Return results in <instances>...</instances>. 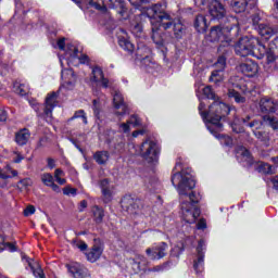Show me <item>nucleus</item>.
<instances>
[{"label": "nucleus", "instance_id": "24", "mask_svg": "<svg viewBox=\"0 0 278 278\" xmlns=\"http://www.w3.org/2000/svg\"><path fill=\"white\" fill-rule=\"evenodd\" d=\"M101 255H103V248L101 245H93L92 249H90L89 252L86 253L88 262L91 263H94L98 260H100Z\"/></svg>", "mask_w": 278, "mask_h": 278}, {"label": "nucleus", "instance_id": "28", "mask_svg": "<svg viewBox=\"0 0 278 278\" xmlns=\"http://www.w3.org/2000/svg\"><path fill=\"white\" fill-rule=\"evenodd\" d=\"M257 31L260 36L265 38V40H268V38H271L273 34H275L273 27L268 26L267 24H258Z\"/></svg>", "mask_w": 278, "mask_h": 278}, {"label": "nucleus", "instance_id": "58", "mask_svg": "<svg viewBox=\"0 0 278 278\" xmlns=\"http://www.w3.org/2000/svg\"><path fill=\"white\" fill-rule=\"evenodd\" d=\"M231 127H232V131H235V134H242V131H244V128L238 126V124H236V123L232 124Z\"/></svg>", "mask_w": 278, "mask_h": 278}, {"label": "nucleus", "instance_id": "21", "mask_svg": "<svg viewBox=\"0 0 278 278\" xmlns=\"http://www.w3.org/2000/svg\"><path fill=\"white\" fill-rule=\"evenodd\" d=\"M258 109L263 114H273V112H277V104L273 99L264 97L258 102Z\"/></svg>", "mask_w": 278, "mask_h": 278}, {"label": "nucleus", "instance_id": "35", "mask_svg": "<svg viewBox=\"0 0 278 278\" xmlns=\"http://www.w3.org/2000/svg\"><path fill=\"white\" fill-rule=\"evenodd\" d=\"M13 90L16 94H21L22 97H25V94L29 92V87L25 84L14 83Z\"/></svg>", "mask_w": 278, "mask_h": 278}, {"label": "nucleus", "instance_id": "29", "mask_svg": "<svg viewBox=\"0 0 278 278\" xmlns=\"http://www.w3.org/2000/svg\"><path fill=\"white\" fill-rule=\"evenodd\" d=\"M122 206L127 210L130 214H136V208L138 207V202L131 198H124L122 201Z\"/></svg>", "mask_w": 278, "mask_h": 278}, {"label": "nucleus", "instance_id": "19", "mask_svg": "<svg viewBox=\"0 0 278 278\" xmlns=\"http://www.w3.org/2000/svg\"><path fill=\"white\" fill-rule=\"evenodd\" d=\"M117 40H118V45L122 49H124V51H128V53H132L134 52V43H131V41H129V35H127V31L123 28H121L117 31Z\"/></svg>", "mask_w": 278, "mask_h": 278}, {"label": "nucleus", "instance_id": "23", "mask_svg": "<svg viewBox=\"0 0 278 278\" xmlns=\"http://www.w3.org/2000/svg\"><path fill=\"white\" fill-rule=\"evenodd\" d=\"M205 247L204 241H199L197 252H198V258L193 262V268L195 273H203V262L205 258V255L203 254V249Z\"/></svg>", "mask_w": 278, "mask_h": 278}, {"label": "nucleus", "instance_id": "2", "mask_svg": "<svg viewBox=\"0 0 278 278\" xmlns=\"http://www.w3.org/2000/svg\"><path fill=\"white\" fill-rule=\"evenodd\" d=\"M150 23L152 25V40L159 49L166 47V41L162 37V29H174L175 38H184L186 34V24L181 18L173 20L170 15L162 10V4H154L150 10H148Z\"/></svg>", "mask_w": 278, "mask_h": 278}, {"label": "nucleus", "instance_id": "52", "mask_svg": "<svg viewBox=\"0 0 278 278\" xmlns=\"http://www.w3.org/2000/svg\"><path fill=\"white\" fill-rule=\"evenodd\" d=\"M149 190H157L160 188V182L157 180H150L148 182Z\"/></svg>", "mask_w": 278, "mask_h": 278}, {"label": "nucleus", "instance_id": "14", "mask_svg": "<svg viewBox=\"0 0 278 278\" xmlns=\"http://www.w3.org/2000/svg\"><path fill=\"white\" fill-rule=\"evenodd\" d=\"M147 266H149V261L147 257L138 255L135 258L128 260V268H131L134 275H138V273H144L147 270Z\"/></svg>", "mask_w": 278, "mask_h": 278}, {"label": "nucleus", "instance_id": "37", "mask_svg": "<svg viewBox=\"0 0 278 278\" xmlns=\"http://www.w3.org/2000/svg\"><path fill=\"white\" fill-rule=\"evenodd\" d=\"M258 172L264 173L265 175H273V173H275V167L267 163H261L258 165Z\"/></svg>", "mask_w": 278, "mask_h": 278}, {"label": "nucleus", "instance_id": "31", "mask_svg": "<svg viewBox=\"0 0 278 278\" xmlns=\"http://www.w3.org/2000/svg\"><path fill=\"white\" fill-rule=\"evenodd\" d=\"M93 160L97 164L103 165L108 164V160H110V153L108 151H98L93 154Z\"/></svg>", "mask_w": 278, "mask_h": 278}, {"label": "nucleus", "instance_id": "34", "mask_svg": "<svg viewBox=\"0 0 278 278\" xmlns=\"http://www.w3.org/2000/svg\"><path fill=\"white\" fill-rule=\"evenodd\" d=\"M218 131H220V130L214 129V131L211 134H213L215 136V138H218L220 144H225L226 147H231V144H233V139H231V137H229V136L217 135Z\"/></svg>", "mask_w": 278, "mask_h": 278}, {"label": "nucleus", "instance_id": "12", "mask_svg": "<svg viewBox=\"0 0 278 278\" xmlns=\"http://www.w3.org/2000/svg\"><path fill=\"white\" fill-rule=\"evenodd\" d=\"M58 94L59 92H51L46 98V106L43 111V116L47 123H51V118H53V109L58 105Z\"/></svg>", "mask_w": 278, "mask_h": 278}, {"label": "nucleus", "instance_id": "48", "mask_svg": "<svg viewBox=\"0 0 278 278\" xmlns=\"http://www.w3.org/2000/svg\"><path fill=\"white\" fill-rule=\"evenodd\" d=\"M18 184H20V186H22L23 190H27L31 186V179L25 178V179L20 180Z\"/></svg>", "mask_w": 278, "mask_h": 278}, {"label": "nucleus", "instance_id": "47", "mask_svg": "<svg viewBox=\"0 0 278 278\" xmlns=\"http://www.w3.org/2000/svg\"><path fill=\"white\" fill-rule=\"evenodd\" d=\"M254 136L262 142H266V140H268V135L266 132L254 130Z\"/></svg>", "mask_w": 278, "mask_h": 278}, {"label": "nucleus", "instance_id": "64", "mask_svg": "<svg viewBox=\"0 0 278 278\" xmlns=\"http://www.w3.org/2000/svg\"><path fill=\"white\" fill-rule=\"evenodd\" d=\"M273 186L276 190H278V176L274 177L271 179Z\"/></svg>", "mask_w": 278, "mask_h": 278}, {"label": "nucleus", "instance_id": "62", "mask_svg": "<svg viewBox=\"0 0 278 278\" xmlns=\"http://www.w3.org/2000/svg\"><path fill=\"white\" fill-rule=\"evenodd\" d=\"M59 177H64V172L60 168L55 169V172H54V179H56Z\"/></svg>", "mask_w": 278, "mask_h": 278}, {"label": "nucleus", "instance_id": "18", "mask_svg": "<svg viewBox=\"0 0 278 278\" xmlns=\"http://www.w3.org/2000/svg\"><path fill=\"white\" fill-rule=\"evenodd\" d=\"M149 55H151V50L148 48H138L137 62H140L146 68H153L154 63Z\"/></svg>", "mask_w": 278, "mask_h": 278}, {"label": "nucleus", "instance_id": "16", "mask_svg": "<svg viewBox=\"0 0 278 278\" xmlns=\"http://www.w3.org/2000/svg\"><path fill=\"white\" fill-rule=\"evenodd\" d=\"M113 105L115 108V114L119 119L128 113L127 104H125L123 93L119 91H116L113 96Z\"/></svg>", "mask_w": 278, "mask_h": 278}, {"label": "nucleus", "instance_id": "41", "mask_svg": "<svg viewBox=\"0 0 278 278\" xmlns=\"http://www.w3.org/2000/svg\"><path fill=\"white\" fill-rule=\"evenodd\" d=\"M75 118H81L84 125H88V117L86 116V112L84 110L76 111L72 117V121H75Z\"/></svg>", "mask_w": 278, "mask_h": 278}, {"label": "nucleus", "instance_id": "42", "mask_svg": "<svg viewBox=\"0 0 278 278\" xmlns=\"http://www.w3.org/2000/svg\"><path fill=\"white\" fill-rule=\"evenodd\" d=\"M128 124L132 127H142V121L138 115H131L128 119Z\"/></svg>", "mask_w": 278, "mask_h": 278}, {"label": "nucleus", "instance_id": "22", "mask_svg": "<svg viewBox=\"0 0 278 278\" xmlns=\"http://www.w3.org/2000/svg\"><path fill=\"white\" fill-rule=\"evenodd\" d=\"M100 188L102 197L104 198V203H110L112 197H114V185L110 184V180L103 179L100 181Z\"/></svg>", "mask_w": 278, "mask_h": 278}, {"label": "nucleus", "instance_id": "4", "mask_svg": "<svg viewBox=\"0 0 278 278\" xmlns=\"http://www.w3.org/2000/svg\"><path fill=\"white\" fill-rule=\"evenodd\" d=\"M205 102L201 101L199 105V112L211 134H214V129L216 131H223V123L222 119L225 118L231 112L229 105L220 100H214V102L210 105L208 112L205 113Z\"/></svg>", "mask_w": 278, "mask_h": 278}, {"label": "nucleus", "instance_id": "36", "mask_svg": "<svg viewBox=\"0 0 278 278\" xmlns=\"http://www.w3.org/2000/svg\"><path fill=\"white\" fill-rule=\"evenodd\" d=\"M92 212H93V217H94L96 223H103V216H105L103 208H101L99 206H94L92 208Z\"/></svg>", "mask_w": 278, "mask_h": 278}, {"label": "nucleus", "instance_id": "45", "mask_svg": "<svg viewBox=\"0 0 278 278\" xmlns=\"http://www.w3.org/2000/svg\"><path fill=\"white\" fill-rule=\"evenodd\" d=\"M229 97H233L236 103H244V97L236 91H229Z\"/></svg>", "mask_w": 278, "mask_h": 278}, {"label": "nucleus", "instance_id": "51", "mask_svg": "<svg viewBox=\"0 0 278 278\" xmlns=\"http://www.w3.org/2000/svg\"><path fill=\"white\" fill-rule=\"evenodd\" d=\"M36 214V207H34V205H28L25 210H24V216H31Z\"/></svg>", "mask_w": 278, "mask_h": 278}, {"label": "nucleus", "instance_id": "63", "mask_svg": "<svg viewBox=\"0 0 278 278\" xmlns=\"http://www.w3.org/2000/svg\"><path fill=\"white\" fill-rule=\"evenodd\" d=\"M205 227H207L205 219H200V222L198 223V229H205Z\"/></svg>", "mask_w": 278, "mask_h": 278}, {"label": "nucleus", "instance_id": "9", "mask_svg": "<svg viewBox=\"0 0 278 278\" xmlns=\"http://www.w3.org/2000/svg\"><path fill=\"white\" fill-rule=\"evenodd\" d=\"M90 84L91 86H102V88H112L113 86L112 80L105 78V75H103V70H101L99 66L92 68Z\"/></svg>", "mask_w": 278, "mask_h": 278}, {"label": "nucleus", "instance_id": "40", "mask_svg": "<svg viewBox=\"0 0 278 278\" xmlns=\"http://www.w3.org/2000/svg\"><path fill=\"white\" fill-rule=\"evenodd\" d=\"M41 181L42 184H45L46 186H48V188L50 186H53L54 179H53V175L49 174V173H45L41 175Z\"/></svg>", "mask_w": 278, "mask_h": 278}, {"label": "nucleus", "instance_id": "59", "mask_svg": "<svg viewBox=\"0 0 278 278\" xmlns=\"http://www.w3.org/2000/svg\"><path fill=\"white\" fill-rule=\"evenodd\" d=\"M131 5H135L136 8H140L141 3H147V0H128Z\"/></svg>", "mask_w": 278, "mask_h": 278}, {"label": "nucleus", "instance_id": "43", "mask_svg": "<svg viewBox=\"0 0 278 278\" xmlns=\"http://www.w3.org/2000/svg\"><path fill=\"white\" fill-rule=\"evenodd\" d=\"M118 131H119V134H129V131H131V126H130L129 122L121 123L118 125Z\"/></svg>", "mask_w": 278, "mask_h": 278}, {"label": "nucleus", "instance_id": "8", "mask_svg": "<svg viewBox=\"0 0 278 278\" xmlns=\"http://www.w3.org/2000/svg\"><path fill=\"white\" fill-rule=\"evenodd\" d=\"M61 66L64 68V65L67 66H78L79 64H86L88 62V56H79V50L74 45L67 46L65 55L60 58Z\"/></svg>", "mask_w": 278, "mask_h": 278}, {"label": "nucleus", "instance_id": "13", "mask_svg": "<svg viewBox=\"0 0 278 278\" xmlns=\"http://www.w3.org/2000/svg\"><path fill=\"white\" fill-rule=\"evenodd\" d=\"M62 77V88H65V90H73L75 88V84H77V76L75 75V72H73L72 68H63L61 72Z\"/></svg>", "mask_w": 278, "mask_h": 278}, {"label": "nucleus", "instance_id": "30", "mask_svg": "<svg viewBox=\"0 0 278 278\" xmlns=\"http://www.w3.org/2000/svg\"><path fill=\"white\" fill-rule=\"evenodd\" d=\"M31 134L27 129H22L15 135V140L17 144H25L26 142L29 141Z\"/></svg>", "mask_w": 278, "mask_h": 278}, {"label": "nucleus", "instance_id": "46", "mask_svg": "<svg viewBox=\"0 0 278 278\" xmlns=\"http://www.w3.org/2000/svg\"><path fill=\"white\" fill-rule=\"evenodd\" d=\"M63 194H65L66 197H75V194H77V189L75 188H71V187H65L63 189Z\"/></svg>", "mask_w": 278, "mask_h": 278}, {"label": "nucleus", "instance_id": "15", "mask_svg": "<svg viewBox=\"0 0 278 278\" xmlns=\"http://www.w3.org/2000/svg\"><path fill=\"white\" fill-rule=\"evenodd\" d=\"M168 249V244L162 242L152 248L146 250V253L150 260H162V257H166V250Z\"/></svg>", "mask_w": 278, "mask_h": 278}, {"label": "nucleus", "instance_id": "27", "mask_svg": "<svg viewBox=\"0 0 278 278\" xmlns=\"http://www.w3.org/2000/svg\"><path fill=\"white\" fill-rule=\"evenodd\" d=\"M237 157L238 160H240V162H245L247 164H251L253 162V159L251 157V153L244 147H240L237 150Z\"/></svg>", "mask_w": 278, "mask_h": 278}, {"label": "nucleus", "instance_id": "54", "mask_svg": "<svg viewBox=\"0 0 278 278\" xmlns=\"http://www.w3.org/2000/svg\"><path fill=\"white\" fill-rule=\"evenodd\" d=\"M56 47L58 49H60L61 51H64V47H66V39L65 38H60L56 41Z\"/></svg>", "mask_w": 278, "mask_h": 278}, {"label": "nucleus", "instance_id": "33", "mask_svg": "<svg viewBox=\"0 0 278 278\" xmlns=\"http://www.w3.org/2000/svg\"><path fill=\"white\" fill-rule=\"evenodd\" d=\"M111 8L118 10V14L125 16L127 14V9L125 8V2L123 0H109Z\"/></svg>", "mask_w": 278, "mask_h": 278}, {"label": "nucleus", "instance_id": "32", "mask_svg": "<svg viewBox=\"0 0 278 278\" xmlns=\"http://www.w3.org/2000/svg\"><path fill=\"white\" fill-rule=\"evenodd\" d=\"M248 3L249 2L247 0H231L232 10L237 14H240V12H244V10H247Z\"/></svg>", "mask_w": 278, "mask_h": 278}, {"label": "nucleus", "instance_id": "26", "mask_svg": "<svg viewBox=\"0 0 278 278\" xmlns=\"http://www.w3.org/2000/svg\"><path fill=\"white\" fill-rule=\"evenodd\" d=\"M207 27L208 24L207 18H205V15H198L194 21V28L197 29V31H199V34H203V31H207Z\"/></svg>", "mask_w": 278, "mask_h": 278}, {"label": "nucleus", "instance_id": "38", "mask_svg": "<svg viewBox=\"0 0 278 278\" xmlns=\"http://www.w3.org/2000/svg\"><path fill=\"white\" fill-rule=\"evenodd\" d=\"M5 249L11 252L16 251V247L10 242L5 243V239L0 235V251H5Z\"/></svg>", "mask_w": 278, "mask_h": 278}, {"label": "nucleus", "instance_id": "7", "mask_svg": "<svg viewBox=\"0 0 278 278\" xmlns=\"http://www.w3.org/2000/svg\"><path fill=\"white\" fill-rule=\"evenodd\" d=\"M242 123L245 127L253 129V131H255V129H262L264 123L274 129H278V119L276 117H270L269 115L263 117L248 115L245 118H242Z\"/></svg>", "mask_w": 278, "mask_h": 278}, {"label": "nucleus", "instance_id": "44", "mask_svg": "<svg viewBox=\"0 0 278 278\" xmlns=\"http://www.w3.org/2000/svg\"><path fill=\"white\" fill-rule=\"evenodd\" d=\"M172 253L173 255H176V257L181 255V253H184V243H178L176 247H174Z\"/></svg>", "mask_w": 278, "mask_h": 278}, {"label": "nucleus", "instance_id": "39", "mask_svg": "<svg viewBox=\"0 0 278 278\" xmlns=\"http://www.w3.org/2000/svg\"><path fill=\"white\" fill-rule=\"evenodd\" d=\"M28 265L30 266L33 274L35 277L45 278V273L40 265L36 264L35 266L31 264V261H28Z\"/></svg>", "mask_w": 278, "mask_h": 278}, {"label": "nucleus", "instance_id": "61", "mask_svg": "<svg viewBox=\"0 0 278 278\" xmlns=\"http://www.w3.org/2000/svg\"><path fill=\"white\" fill-rule=\"evenodd\" d=\"M0 179H10V175H8V172L0 168Z\"/></svg>", "mask_w": 278, "mask_h": 278}, {"label": "nucleus", "instance_id": "11", "mask_svg": "<svg viewBox=\"0 0 278 278\" xmlns=\"http://www.w3.org/2000/svg\"><path fill=\"white\" fill-rule=\"evenodd\" d=\"M227 65V59L225 56H219L217 62L215 63V68L210 77V81H213L217 86L220 85V81H223L224 76L223 72L225 71V66Z\"/></svg>", "mask_w": 278, "mask_h": 278}, {"label": "nucleus", "instance_id": "3", "mask_svg": "<svg viewBox=\"0 0 278 278\" xmlns=\"http://www.w3.org/2000/svg\"><path fill=\"white\" fill-rule=\"evenodd\" d=\"M235 51L237 55H240L241 58L253 55V58L262 60V58L266 55L268 64L277 60V52L275 49H266V46L262 43V41H260V39L256 37L241 38L235 46Z\"/></svg>", "mask_w": 278, "mask_h": 278}, {"label": "nucleus", "instance_id": "1", "mask_svg": "<svg viewBox=\"0 0 278 278\" xmlns=\"http://www.w3.org/2000/svg\"><path fill=\"white\" fill-rule=\"evenodd\" d=\"M172 184L175 188H177L178 194L182 201V220L189 225L197 223V218L201 216V210L197 207V203L201 201V194L191 191L192 188L197 186V182H194V178L192 177L190 169H184V167H181V163H176L174 174L172 176Z\"/></svg>", "mask_w": 278, "mask_h": 278}, {"label": "nucleus", "instance_id": "10", "mask_svg": "<svg viewBox=\"0 0 278 278\" xmlns=\"http://www.w3.org/2000/svg\"><path fill=\"white\" fill-rule=\"evenodd\" d=\"M208 14L213 21H220L227 16V10L218 0H212L208 4Z\"/></svg>", "mask_w": 278, "mask_h": 278}, {"label": "nucleus", "instance_id": "57", "mask_svg": "<svg viewBox=\"0 0 278 278\" xmlns=\"http://www.w3.org/2000/svg\"><path fill=\"white\" fill-rule=\"evenodd\" d=\"M93 112H94V116H97L98 118H101L99 116V100H93Z\"/></svg>", "mask_w": 278, "mask_h": 278}, {"label": "nucleus", "instance_id": "55", "mask_svg": "<svg viewBox=\"0 0 278 278\" xmlns=\"http://www.w3.org/2000/svg\"><path fill=\"white\" fill-rule=\"evenodd\" d=\"M8 121V112L0 109V123H5Z\"/></svg>", "mask_w": 278, "mask_h": 278}, {"label": "nucleus", "instance_id": "17", "mask_svg": "<svg viewBox=\"0 0 278 278\" xmlns=\"http://www.w3.org/2000/svg\"><path fill=\"white\" fill-rule=\"evenodd\" d=\"M67 270L74 278H90V271L88 268L79 263H71L67 265Z\"/></svg>", "mask_w": 278, "mask_h": 278}, {"label": "nucleus", "instance_id": "53", "mask_svg": "<svg viewBox=\"0 0 278 278\" xmlns=\"http://www.w3.org/2000/svg\"><path fill=\"white\" fill-rule=\"evenodd\" d=\"M131 31L135 34V36H140V34H142V26L140 24H136L132 26Z\"/></svg>", "mask_w": 278, "mask_h": 278}, {"label": "nucleus", "instance_id": "5", "mask_svg": "<svg viewBox=\"0 0 278 278\" xmlns=\"http://www.w3.org/2000/svg\"><path fill=\"white\" fill-rule=\"evenodd\" d=\"M230 18L235 22L232 25L214 26L210 31L208 40L211 42H222L219 51L223 50V47H229L231 45V37L229 36L231 34V29L236 27V18Z\"/></svg>", "mask_w": 278, "mask_h": 278}, {"label": "nucleus", "instance_id": "56", "mask_svg": "<svg viewBox=\"0 0 278 278\" xmlns=\"http://www.w3.org/2000/svg\"><path fill=\"white\" fill-rule=\"evenodd\" d=\"M5 170H7V173H11L12 176H10V178L18 177V172L15 169H12V167L10 165H7Z\"/></svg>", "mask_w": 278, "mask_h": 278}, {"label": "nucleus", "instance_id": "50", "mask_svg": "<svg viewBox=\"0 0 278 278\" xmlns=\"http://www.w3.org/2000/svg\"><path fill=\"white\" fill-rule=\"evenodd\" d=\"M74 247L79 249V251H86L88 249V244H86L84 241H74Z\"/></svg>", "mask_w": 278, "mask_h": 278}, {"label": "nucleus", "instance_id": "6", "mask_svg": "<svg viewBox=\"0 0 278 278\" xmlns=\"http://www.w3.org/2000/svg\"><path fill=\"white\" fill-rule=\"evenodd\" d=\"M137 155L144 159L148 164H155L160 157V147L153 140H146L141 143Z\"/></svg>", "mask_w": 278, "mask_h": 278}, {"label": "nucleus", "instance_id": "20", "mask_svg": "<svg viewBox=\"0 0 278 278\" xmlns=\"http://www.w3.org/2000/svg\"><path fill=\"white\" fill-rule=\"evenodd\" d=\"M239 71L245 77H255V75H257V72L260 71V66L253 61H247L239 66Z\"/></svg>", "mask_w": 278, "mask_h": 278}, {"label": "nucleus", "instance_id": "25", "mask_svg": "<svg viewBox=\"0 0 278 278\" xmlns=\"http://www.w3.org/2000/svg\"><path fill=\"white\" fill-rule=\"evenodd\" d=\"M200 92H203L204 99H213L214 101H216V94L214 93V91H212V87H203V86L198 87L197 97L200 100V103L201 101L203 103V98H201V94H199Z\"/></svg>", "mask_w": 278, "mask_h": 278}, {"label": "nucleus", "instance_id": "49", "mask_svg": "<svg viewBox=\"0 0 278 278\" xmlns=\"http://www.w3.org/2000/svg\"><path fill=\"white\" fill-rule=\"evenodd\" d=\"M89 5H91V8H94L96 10H100L101 12H105V7H102L101 3L94 1V0H90L89 1Z\"/></svg>", "mask_w": 278, "mask_h": 278}, {"label": "nucleus", "instance_id": "60", "mask_svg": "<svg viewBox=\"0 0 278 278\" xmlns=\"http://www.w3.org/2000/svg\"><path fill=\"white\" fill-rule=\"evenodd\" d=\"M146 130L144 129H140V130H135L132 132V138H138V136H144Z\"/></svg>", "mask_w": 278, "mask_h": 278}]
</instances>
